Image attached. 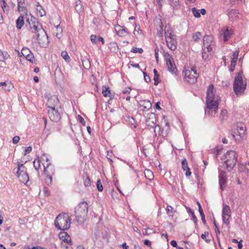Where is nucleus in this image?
<instances>
[{
    "mask_svg": "<svg viewBox=\"0 0 249 249\" xmlns=\"http://www.w3.org/2000/svg\"><path fill=\"white\" fill-rule=\"evenodd\" d=\"M215 92L213 85H209L207 91V107L205 110V114L209 116H212L215 114L218 109V102L220 100V97L215 94Z\"/></svg>",
    "mask_w": 249,
    "mask_h": 249,
    "instance_id": "1",
    "label": "nucleus"
},
{
    "mask_svg": "<svg viewBox=\"0 0 249 249\" xmlns=\"http://www.w3.org/2000/svg\"><path fill=\"white\" fill-rule=\"evenodd\" d=\"M88 212V204L85 201L80 203L75 208V214L77 222L83 223L87 216Z\"/></svg>",
    "mask_w": 249,
    "mask_h": 249,
    "instance_id": "2",
    "label": "nucleus"
},
{
    "mask_svg": "<svg viewBox=\"0 0 249 249\" xmlns=\"http://www.w3.org/2000/svg\"><path fill=\"white\" fill-rule=\"evenodd\" d=\"M71 219L68 214L65 213L59 214L55 218L54 225L58 230H67L70 227Z\"/></svg>",
    "mask_w": 249,
    "mask_h": 249,
    "instance_id": "3",
    "label": "nucleus"
},
{
    "mask_svg": "<svg viewBox=\"0 0 249 249\" xmlns=\"http://www.w3.org/2000/svg\"><path fill=\"white\" fill-rule=\"evenodd\" d=\"M237 155L235 151L230 150L227 151L221 158L222 160H225L224 163L226 165V169L231 171L235 166L237 162Z\"/></svg>",
    "mask_w": 249,
    "mask_h": 249,
    "instance_id": "4",
    "label": "nucleus"
},
{
    "mask_svg": "<svg viewBox=\"0 0 249 249\" xmlns=\"http://www.w3.org/2000/svg\"><path fill=\"white\" fill-rule=\"evenodd\" d=\"M242 71L237 73L233 83V90L237 96L240 95L245 90L247 86L246 83H244L242 77Z\"/></svg>",
    "mask_w": 249,
    "mask_h": 249,
    "instance_id": "5",
    "label": "nucleus"
},
{
    "mask_svg": "<svg viewBox=\"0 0 249 249\" xmlns=\"http://www.w3.org/2000/svg\"><path fill=\"white\" fill-rule=\"evenodd\" d=\"M185 80L190 84H194L197 81L199 74L197 73L195 68H191L183 72Z\"/></svg>",
    "mask_w": 249,
    "mask_h": 249,
    "instance_id": "6",
    "label": "nucleus"
},
{
    "mask_svg": "<svg viewBox=\"0 0 249 249\" xmlns=\"http://www.w3.org/2000/svg\"><path fill=\"white\" fill-rule=\"evenodd\" d=\"M163 55L166 62L168 70L172 73H175L176 67L172 55L168 52H164Z\"/></svg>",
    "mask_w": 249,
    "mask_h": 249,
    "instance_id": "7",
    "label": "nucleus"
},
{
    "mask_svg": "<svg viewBox=\"0 0 249 249\" xmlns=\"http://www.w3.org/2000/svg\"><path fill=\"white\" fill-rule=\"evenodd\" d=\"M31 21L32 24L30 25V29L32 32L36 34L38 37L40 36V33H44V30L36 18L31 17Z\"/></svg>",
    "mask_w": 249,
    "mask_h": 249,
    "instance_id": "8",
    "label": "nucleus"
},
{
    "mask_svg": "<svg viewBox=\"0 0 249 249\" xmlns=\"http://www.w3.org/2000/svg\"><path fill=\"white\" fill-rule=\"evenodd\" d=\"M213 37L211 36H205L203 37L204 48L207 50L208 52H210L214 45V42L213 41Z\"/></svg>",
    "mask_w": 249,
    "mask_h": 249,
    "instance_id": "9",
    "label": "nucleus"
},
{
    "mask_svg": "<svg viewBox=\"0 0 249 249\" xmlns=\"http://www.w3.org/2000/svg\"><path fill=\"white\" fill-rule=\"evenodd\" d=\"M231 218V210L229 205H223L222 210V219L223 222L227 225L230 223L229 219Z\"/></svg>",
    "mask_w": 249,
    "mask_h": 249,
    "instance_id": "10",
    "label": "nucleus"
},
{
    "mask_svg": "<svg viewBox=\"0 0 249 249\" xmlns=\"http://www.w3.org/2000/svg\"><path fill=\"white\" fill-rule=\"evenodd\" d=\"M48 113L49 118L53 122H57L60 119V113L55 108L48 109Z\"/></svg>",
    "mask_w": 249,
    "mask_h": 249,
    "instance_id": "11",
    "label": "nucleus"
},
{
    "mask_svg": "<svg viewBox=\"0 0 249 249\" xmlns=\"http://www.w3.org/2000/svg\"><path fill=\"white\" fill-rule=\"evenodd\" d=\"M41 37L37 36V39L40 46L42 47H46L49 45L48 37L44 31V33H40Z\"/></svg>",
    "mask_w": 249,
    "mask_h": 249,
    "instance_id": "12",
    "label": "nucleus"
},
{
    "mask_svg": "<svg viewBox=\"0 0 249 249\" xmlns=\"http://www.w3.org/2000/svg\"><path fill=\"white\" fill-rule=\"evenodd\" d=\"M168 47L172 51H174L177 49V42L176 36L167 38L165 39Z\"/></svg>",
    "mask_w": 249,
    "mask_h": 249,
    "instance_id": "13",
    "label": "nucleus"
},
{
    "mask_svg": "<svg viewBox=\"0 0 249 249\" xmlns=\"http://www.w3.org/2000/svg\"><path fill=\"white\" fill-rule=\"evenodd\" d=\"M157 122L156 115L154 113L148 114L146 117V124L147 126L154 127Z\"/></svg>",
    "mask_w": 249,
    "mask_h": 249,
    "instance_id": "14",
    "label": "nucleus"
},
{
    "mask_svg": "<svg viewBox=\"0 0 249 249\" xmlns=\"http://www.w3.org/2000/svg\"><path fill=\"white\" fill-rule=\"evenodd\" d=\"M59 103V100L56 96H53L49 98L47 102V106L48 109L55 108L56 106H57Z\"/></svg>",
    "mask_w": 249,
    "mask_h": 249,
    "instance_id": "15",
    "label": "nucleus"
},
{
    "mask_svg": "<svg viewBox=\"0 0 249 249\" xmlns=\"http://www.w3.org/2000/svg\"><path fill=\"white\" fill-rule=\"evenodd\" d=\"M182 168L184 171H185L186 177H189L191 175L190 168L188 167V162L185 158H183L181 161Z\"/></svg>",
    "mask_w": 249,
    "mask_h": 249,
    "instance_id": "16",
    "label": "nucleus"
},
{
    "mask_svg": "<svg viewBox=\"0 0 249 249\" xmlns=\"http://www.w3.org/2000/svg\"><path fill=\"white\" fill-rule=\"evenodd\" d=\"M139 106L142 107V110H149L152 107V104L149 100H141L139 103Z\"/></svg>",
    "mask_w": 249,
    "mask_h": 249,
    "instance_id": "17",
    "label": "nucleus"
},
{
    "mask_svg": "<svg viewBox=\"0 0 249 249\" xmlns=\"http://www.w3.org/2000/svg\"><path fill=\"white\" fill-rule=\"evenodd\" d=\"M231 35V31L226 27H224L222 29L221 36H223L224 41H227Z\"/></svg>",
    "mask_w": 249,
    "mask_h": 249,
    "instance_id": "18",
    "label": "nucleus"
},
{
    "mask_svg": "<svg viewBox=\"0 0 249 249\" xmlns=\"http://www.w3.org/2000/svg\"><path fill=\"white\" fill-rule=\"evenodd\" d=\"M18 9L19 12L25 13L27 15V9L25 6V0H18Z\"/></svg>",
    "mask_w": 249,
    "mask_h": 249,
    "instance_id": "19",
    "label": "nucleus"
},
{
    "mask_svg": "<svg viewBox=\"0 0 249 249\" xmlns=\"http://www.w3.org/2000/svg\"><path fill=\"white\" fill-rule=\"evenodd\" d=\"M239 12L238 10L231 9L228 13L229 18L231 20L236 19L238 18Z\"/></svg>",
    "mask_w": 249,
    "mask_h": 249,
    "instance_id": "20",
    "label": "nucleus"
},
{
    "mask_svg": "<svg viewBox=\"0 0 249 249\" xmlns=\"http://www.w3.org/2000/svg\"><path fill=\"white\" fill-rule=\"evenodd\" d=\"M17 174L19 178V181L21 182L26 184L29 181V176L27 173L21 174L19 173Z\"/></svg>",
    "mask_w": 249,
    "mask_h": 249,
    "instance_id": "21",
    "label": "nucleus"
},
{
    "mask_svg": "<svg viewBox=\"0 0 249 249\" xmlns=\"http://www.w3.org/2000/svg\"><path fill=\"white\" fill-rule=\"evenodd\" d=\"M24 24V16L20 15L16 20V27L20 29Z\"/></svg>",
    "mask_w": 249,
    "mask_h": 249,
    "instance_id": "22",
    "label": "nucleus"
},
{
    "mask_svg": "<svg viewBox=\"0 0 249 249\" xmlns=\"http://www.w3.org/2000/svg\"><path fill=\"white\" fill-rule=\"evenodd\" d=\"M202 37V35L200 32H196L192 36L193 39L195 42H198Z\"/></svg>",
    "mask_w": 249,
    "mask_h": 249,
    "instance_id": "23",
    "label": "nucleus"
},
{
    "mask_svg": "<svg viewBox=\"0 0 249 249\" xmlns=\"http://www.w3.org/2000/svg\"><path fill=\"white\" fill-rule=\"evenodd\" d=\"M237 131L238 135L241 137L242 135L244 134L245 132V126L242 124H239L237 126Z\"/></svg>",
    "mask_w": 249,
    "mask_h": 249,
    "instance_id": "24",
    "label": "nucleus"
},
{
    "mask_svg": "<svg viewBox=\"0 0 249 249\" xmlns=\"http://www.w3.org/2000/svg\"><path fill=\"white\" fill-rule=\"evenodd\" d=\"M50 165V164L49 163V164H48L47 166H45L44 165V173L45 175H46L47 178L48 179H49L50 183H51V182H52V176H51L50 173L49 172V171L47 169V168L49 167Z\"/></svg>",
    "mask_w": 249,
    "mask_h": 249,
    "instance_id": "25",
    "label": "nucleus"
},
{
    "mask_svg": "<svg viewBox=\"0 0 249 249\" xmlns=\"http://www.w3.org/2000/svg\"><path fill=\"white\" fill-rule=\"evenodd\" d=\"M170 4L175 9H178L180 7L179 0H170Z\"/></svg>",
    "mask_w": 249,
    "mask_h": 249,
    "instance_id": "26",
    "label": "nucleus"
},
{
    "mask_svg": "<svg viewBox=\"0 0 249 249\" xmlns=\"http://www.w3.org/2000/svg\"><path fill=\"white\" fill-rule=\"evenodd\" d=\"M144 175L145 178L149 180H152L154 177L153 173L149 169L145 170Z\"/></svg>",
    "mask_w": 249,
    "mask_h": 249,
    "instance_id": "27",
    "label": "nucleus"
},
{
    "mask_svg": "<svg viewBox=\"0 0 249 249\" xmlns=\"http://www.w3.org/2000/svg\"><path fill=\"white\" fill-rule=\"evenodd\" d=\"M102 93L105 97H108L110 95V90L108 87H103Z\"/></svg>",
    "mask_w": 249,
    "mask_h": 249,
    "instance_id": "28",
    "label": "nucleus"
},
{
    "mask_svg": "<svg viewBox=\"0 0 249 249\" xmlns=\"http://www.w3.org/2000/svg\"><path fill=\"white\" fill-rule=\"evenodd\" d=\"M127 121L128 123L131 124V127L132 128H135L137 127L136 124V121L133 117H129L127 118Z\"/></svg>",
    "mask_w": 249,
    "mask_h": 249,
    "instance_id": "29",
    "label": "nucleus"
},
{
    "mask_svg": "<svg viewBox=\"0 0 249 249\" xmlns=\"http://www.w3.org/2000/svg\"><path fill=\"white\" fill-rule=\"evenodd\" d=\"M226 181L227 179H221L219 178V182L220 187V189L223 190L226 187Z\"/></svg>",
    "mask_w": 249,
    "mask_h": 249,
    "instance_id": "30",
    "label": "nucleus"
},
{
    "mask_svg": "<svg viewBox=\"0 0 249 249\" xmlns=\"http://www.w3.org/2000/svg\"><path fill=\"white\" fill-rule=\"evenodd\" d=\"M61 55L63 59L67 62H69L71 61L70 57L66 51H62L61 53Z\"/></svg>",
    "mask_w": 249,
    "mask_h": 249,
    "instance_id": "31",
    "label": "nucleus"
},
{
    "mask_svg": "<svg viewBox=\"0 0 249 249\" xmlns=\"http://www.w3.org/2000/svg\"><path fill=\"white\" fill-rule=\"evenodd\" d=\"M227 111L226 109H223L221 110L220 115V118L221 121H224L226 119L227 117Z\"/></svg>",
    "mask_w": 249,
    "mask_h": 249,
    "instance_id": "32",
    "label": "nucleus"
},
{
    "mask_svg": "<svg viewBox=\"0 0 249 249\" xmlns=\"http://www.w3.org/2000/svg\"><path fill=\"white\" fill-rule=\"evenodd\" d=\"M118 27H119L120 29L118 30L117 32V34L119 35L120 36H124V34L125 33H127V29L126 28H123L120 26H118Z\"/></svg>",
    "mask_w": 249,
    "mask_h": 249,
    "instance_id": "33",
    "label": "nucleus"
},
{
    "mask_svg": "<svg viewBox=\"0 0 249 249\" xmlns=\"http://www.w3.org/2000/svg\"><path fill=\"white\" fill-rule=\"evenodd\" d=\"M154 232H155V231L154 230V229L149 228H148L147 229H144L142 231L143 234L145 235H148L149 234H151L154 233Z\"/></svg>",
    "mask_w": 249,
    "mask_h": 249,
    "instance_id": "34",
    "label": "nucleus"
},
{
    "mask_svg": "<svg viewBox=\"0 0 249 249\" xmlns=\"http://www.w3.org/2000/svg\"><path fill=\"white\" fill-rule=\"evenodd\" d=\"M9 55L7 53H4L3 52L0 50V61H4L5 59H8Z\"/></svg>",
    "mask_w": 249,
    "mask_h": 249,
    "instance_id": "35",
    "label": "nucleus"
},
{
    "mask_svg": "<svg viewBox=\"0 0 249 249\" xmlns=\"http://www.w3.org/2000/svg\"><path fill=\"white\" fill-rule=\"evenodd\" d=\"M64 234L65 235V238L63 239V242L64 243H67L69 245H72V241L70 237V236L66 232H64Z\"/></svg>",
    "mask_w": 249,
    "mask_h": 249,
    "instance_id": "36",
    "label": "nucleus"
},
{
    "mask_svg": "<svg viewBox=\"0 0 249 249\" xmlns=\"http://www.w3.org/2000/svg\"><path fill=\"white\" fill-rule=\"evenodd\" d=\"M166 212L169 216H173L174 212L173 211V208L171 206L168 205L166 208Z\"/></svg>",
    "mask_w": 249,
    "mask_h": 249,
    "instance_id": "37",
    "label": "nucleus"
},
{
    "mask_svg": "<svg viewBox=\"0 0 249 249\" xmlns=\"http://www.w3.org/2000/svg\"><path fill=\"white\" fill-rule=\"evenodd\" d=\"M31 51L28 48H23L21 50V53L24 57L27 56L29 54L31 53Z\"/></svg>",
    "mask_w": 249,
    "mask_h": 249,
    "instance_id": "38",
    "label": "nucleus"
},
{
    "mask_svg": "<svg viewBox=\"0 0 249 249\" xmlns=\"http://www.w3.org/2000/svg\"><path fill=\"white\" fill-rule=\"evenodd\" d=\"M36 10L38 11V13L40 17H43L46 14L45 10L40 5H37Z\"/></svg>",
    "mask_w": 249,
    "mask_h": 249,
    "instance_id": "39",
    "label": "nucleus"
},
{
    "mask_svg": "<svg viewBox=\"0 0 249 249\" xmlns=\"http://www.w3.org/2000/svg\"><path fill=\"white\" fill-rule=\"evenodd\" d=\"M164 34H165V39H167V38L171 37H172V36H175V35L172 34V32L170 29L165 30V32H164Z\"/></svg>",
    "mask_w": 249,
    "mask_h": 249,
    "instance_id": "40",
    "label": "nucleus"
},
{
    "mask_svg": "<svg viewBox=\"0 0 249 249\" xmlns=\"http://www.w3.org/2000/svg\"><path fill=\"white\" fill-rule=\"evenodd\" d=\"M143 52V50L142 48H137V47H133L131 50V52L132 53H142Z\"/></svg>",
    "mask_w": 249,
    "mask_h": 249,
    "instance_id": "41",
    "label": "nucleus"
},
{
    "mask_svg": "<svg viewBox=\"0 0 249 249\" xmlns=\"http://www.w3.org/2000/svg\"><path fill=\"white\" fill-rule=\"evenodd\" d=\"M192 11L196 18H199L200 17V13L199 10H197L196 8H193Z\"/></svg>",
    "mask_w": 249,
    "mask_h": 249,
    "instance_id": "42",
    "label": "nucleus"
},
{
    "mask_svg": "<svg viewBox=\"0 0 249 249\" xmlns=\"http://www.w3.org/2000/svg\"><path fill=\"white\" fill-rule=\"evenodd\" d=\"M56 30L58 32L56 33L55 36L58 38L59 39L62 36V29L59 26H57L56 27Z\"/></svg>",
    "mask_w": 249,
    "mask_h": 249,
    "instance_id": "43",
    "label": "nucleus"
},
{
    "mask_svg": "<svg viewBox=\"0 0 249 249\" xmlns=\"http://www.w3.org/2000/svg\"><path fill=\"white\" fill-rule=\"evenodd\" d=\"M25 57L28 61H29L31 63H33L35 61L34 56L32 53Z\"/></svg>",
    "mask_w": 249,
    "mask_h": 249,
    "instance_id": "44",
    "label": "nucleus"
},
{
    "mask_svg": "<svg viewBox=\"0 0 249 249\" xmlns=\"http://www.w3.org/2000/svg\"><path fill=\"white\" fill-rule=\"evenodd\" d=\"M34 166L36 170H38L40 167V161L38 159H36L34 161Z\"/></svg>",
    "mask_w": 249,
    "mask_h": 249,
    "instance_id": "45",
    "label": "nucleus"
},
{
    "mask_svg": "<svg viewBox=\"0 0 249 249\" xmlns=\"http://www.w3.org/2000/svg\"><path fill=\"white\" fill-rule=\"evenodd\" d=\"M84 185L86 187H89L90 185V181L89 176L86 175L85 178L84 179Z\"/></svg>",
    "mask_w": 249,
    "mask_h": 249,
    "instance_id": "46",
    "label": "nucleus"
},
{
    "mask_svg": "<svg viewBox=\"0 0 249 249\" xmlns=\"http://www.w3.org/2000/svg\"><path fill=\"white\" fill-rule=\"evenodd\" d=\"M219 178L227 179L226 173L224 171H219Z\"/></svg>",
    "mask_w": 249,
    "mask_h": 249,
    "instance_id": "47",
    "label": "nucleus"
},
{
    "mask_svg": "<svg viewBox=\"0 0 249 249\" xmlns=\"http://www.w3.org/2000/svg\"><path fill=\"white\" fill-rule=\"evenodd\" d=\"M202 58L206 60L208 57V54L207 53V49H202Z\"/></svg>",
    "mask_w": 249,
    "mask_h": 249,
    "instance_id": "48",
    "label": "nucleus"
},
{
    "mask_svg": "<svg viewBox=\"0 0 249 249\" xmlns=\"http://www.w3.org/2000/svg\"><path fill=\"white\" fill-rule=\"evenodd\" d=\"M97 188L98 189V190L100 192H101L103 190V187L101 183V181L100 179L98 180L97 181Z\"/></svg>",
    "mask_w": 249,
    "mask_h": 249,
    "instance_id": "49",
    "label": "nucleus"
},
{
    "mask_svg": "<svg viewBox=\"0 0 249 249\" xmlns=\"http://www.w3.org/2000/svg\"><path fill=\"white\" fill-rule=\"evenodd\" d=\"M209 233L207 231H205L204 233H203L201 235V237L207 243H209L210 241V239H207V236L208 235Z\"/></svg>",
    "mask_w": 249,
    "mask_h": 249,
    "instance_id": "50",
    "label": "nucleus"
},
{
    "mask_svg": "<svg viewBox=\"0 0 249 249\" xmlns=\"http://www.w3.org/2000/svg\"><path fill=\"white\" fill-rule=\"evenodd\" d=\"M154 85H156V86L158 85V84L160 82L159 74L154 75Z\"/></svg>",
    "mask_w": 249,
    "mask_h": 249,
    "instance_id": "51",
    "label": "nucleus"
},
{
    "mask_svg": "<svg viewBox=\"0 0 249 249\" xmlns=\"http://www.w3.org/2000/svg\"><path fill=\"white\" fill-rule=\"evenodd\" d=\"M158 35L160 37L163 36V26L162 24L160 25V28L158 29Z\"/></svg>",
    "mask_w": 249,
    "mask_h": 249,
    "instance_id": "52",
    "label": "nucleus"
},
{
    "mask_svg": "<svg viewBox=\"0 0 249 249\" xmlns=\"http://www.w3.org/2000/svg\"><path fill=\"white\" fill-rule=\"evenodd\" d=\"M214 227H215V228H214L215 232L216 233V236L218 238V235L220 233V231L218 227L217 226V224H216L215 220H214Z\"/></svg>",
    "mask_w": 249,
    "mask_h": 249,
    "instance_id": "53",
    "label": "nucleus"
},
{
    "mask_svg": "<svg viewBox=\"0 0 249 249\" xmlns=\"http://www.w3.org/2000/svg\"><path fill=\"white\" fill-rule=\"evenodd\" d=\"M143 74L144 75V81L147 83L149 82L151 80L149 76L148 75H147L145 72H143Z\"/></svg>",
    "mask_w": 249,
    "mask_h": 249,
    "instance_id": "54",
    "label": "nucleus"
},
{
    "mask_svg": "<svg viewBox=\"0 0 249 249\" xmlns=\"http://www.w3.org/2000/svg\"><path fill=\"white\" fill-rule=\"evenodd\" d=\"M78 118L79 121L81 123V124L85 126L86 125V122H85V121L84 120V119L80 115H78Z\"/></svg>",
    "mask_w": 249,
    "mask_h": 249,
    "instance_id": "55",
    "label": "nucleus"
},
{
    "mask_svg": "<svg viewBox=\"0 0 249 249\" xmlns=\"http://www.w3.org/2000/svg\"><path fill=\"white\" fill-rule=\"evenodd\" d=\"M158 52H159V48L157 47H156L155 48V57H156V61H157V62L159 61V53H158Z\"/></svg>",
    "mask_w": 249,
    "mask_h": 249,
    "instance_id": "56",
    "label": "nucleus"
},
{
    "mask_svg": "<svg viewBox=\"0 0 249 249\" xmlns=\"http://www.w3.org/2000/svg\"><path fill=\"white\" fill-rule=\"evenodd\" d=\"M20 140V138L19 136H16L14 137L13 138V142L14 144H16Z\"/></svg>",
    "mask_w": 249,
    "mask_h": 249,
    "instance_id": "57",
    "label": "nucleus"
},
{
    "mask_svg": "<svg viewBox=\"0 0 249 249\" xmlns=\"http://www.w3.org/2000/svg\"><path fill=\"white\" fill-rule=\"evenodd\" d=\"M32 147L31 146H29L26 147V148L25 150V152L24 155H26L27 154L30 153L32 151Z\"/></svg>",
    "mask_w": 249,
    "mask_h": 249,
    "instance_id": "58",
    "label": "nucleus"
},
{
    "mask_svg": "<svg viewBox=\"0 0 249 249\" xmlns=\"http://www.w3.org/2000/svg\"><path fill=\"white\" fill-rule=\"evenodd\" d=\"M197 204L198 207V211L199 212L200 214L204 213L203 211V209L202 208V207L201 206L200 203L198 201H197Z\"/></svg>",
    "mask_w": 249,
    "mask_h": 249,
    "instance_id": "59",
    "label": "nucleus"
},
{
    "mask_svg": "<svg viewBox=\"0 0 249 249\" xmlns=\"http://www.w3.org/2000/svg\"><path fill=\"white\" fill-rule=\"evenodd\" d=\"M21 168H25V167L23 165V163H18V169L17 174H18L19 171H20Z\"/></svg>",
    "mask_w": 249,
    "mask_h": 249,
    "instance_id": "60",
    "label": "nucleus"
},
{
    "mask_svg": "<svg viewBox=\"0 0 249 249\" xmlns=\"http://www.w3.org/2000/svg\"><path fill=\"white\" fill-rule=\"evenodd\" d=\"M41 159L42 160H45L47 162L49 161V158L45 154H43L41 155Z\"/></svg>",
    "mask_w": 249,
    "mask_h": 249,
    "instance_id": "61",
    "label": "nucleus"
},
{
    "mask_svg": "<svg viewBox=\"0 0 249 249\" xmlns=\"http://www.w3.org/2000/svg\"><path fill=\"white\" fill-rule=\"evenodd\" d=\"M96 36L95 35H92L90 36V40L92 43H96Z\"/></svg>",
    "mask_w": 249,
    "mask_h": 249,
    "instance_id": "62",
    "label": "nucleus"
},
{
    "mask_svg": "<svg viewBox=\"0 0 249 249\" xmlns=\"http://www.w3.org/2000/svg\"><path fill=\"white\" fill-rule=\"evenodd\" d=\"M131 90V89L130 88H128L126 89H124L122 91V93L123 94H126L130 93V91Z\"/></svg>",
    "mask_w": 249,
    "mask_h": 249,
    "instance_id": "63",
    "label": "nucleus"
},
{
    "mask_svg": "<svg viewBox=\"0 0 249 249\" xmlns=\"http://www.w3.org/2000/svg\"><path fill=\"white\" fill-rule=\"evenodd\" d=\"M60 246H61V248L62 249H68V247L67 245H66L65 244V243H63L62 242L60 244Z\"/></svg>",
    "mask_w": 249,
    "mask_h": 249,
    "instance_id": "64",
    "label": "nucleus"
}]
</instances>
